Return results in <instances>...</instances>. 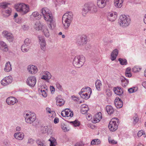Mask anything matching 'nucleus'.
<instances>
[{
  "label": "nucleus",
  "mask_w": 146,
  "mask_h": 146,
  "mask_svg": "<svg viewBox=\"0 0 146 146\" xmlns=\"http://www.w3.org/2000/svg\"><path fill=\"white\" fill-rule=\"evenodd\" d=\"M106 109L108 114L111 115L114 112V110L113 108L111 106H107L106 108Z\"/></svg>",
  "instance_id": "nucleus-27"
},
{
  "label": "nucleus",
  "mask_w": 146,
  "mask_h": 146,
  "mask_svg": "<svg viewBox=\"0 0 146 146\" xmlns=\"http://www.w3.org/2000/svg\"><path fill=\"white\" fill-rule=\"evenodd\" d=\"M141 70V68H139L138 66H134L132 69V71L134 72H139Z\"/></svg>",
  "instance_id": "nucleus-44"
},
{
  "label": "nucleus",
  "mask_w": 146,
  "mask_h": 146,
  "mask_svg": "<svg viewBox=\"0 0 146 146\" xmlns=\"http://www.w3.org/2000/svg\"><path fill=\"white\" fill-rule=\"evenodd\" d=\"M70 123H72L74 127L78 126L80 125L79 122L76 120L74 121H70Z\"/></svg>",
  "instance_id": "nucleus-45"
},
{
  "label": "nucleus",
  "mask_w": 146,
  "mask_h": 146,
  "mask_svg": "<svg viewBox=\"0 0 146 146\" xmlns=\"http://www.w3.org/2000/svg\"><path fill=\"white\" fill-rule=\"evenodd\" d=\"M44 75H43L41 78L42 79L45 80H49L51 77V74L48 71H44L43 74Z\"/></svg>",
  "instance_id": "nucleus-19"
},
{
  "label": "nucleus",
  "mask_w": 146,
  "mask_h": 146,
  "mask_svg": "<svg viewBox=\"0 0 146 146\" xmlns=\"http://www.w3.org/2000/svg\"><path fill=\"white\" fill-rule=\"evenodd\" d=\"M15 8L17 11L20 12L22 15L26 14L29 10V6L23 3L15 5Z\"/></svg>",
  "instance_id": "nucleus-5"
},
{
  "label": "nucleus",
  "mask_w": 146,
  "mask_h": 146,
  "mask_svg": "<svg viewBox=\"0 0 146 146\" xmlns=\"http://www.w3.org/2000/svg\"><path fill=\"white\" fill-rule=\"evenodd\" d=\"M6 39L9 42H12L14 40V37L12 33H11Z\"/></svg>",
  "instance_id": "nucleus-41"
},
{
  "label": "nucleus",
  "mask_w": 146,
  "mask_h": 146,
  "mask_svg": "<svg viewBox=\"0 0 146 146\" xmlns=\"http://www.w3.org/2000/svg\"><path fill=\"white\" fill-rule=\"evenodd\" d=\"M86 36L84 35L82 36L80 38L78 39L76 42L77 44L79 45H83L86 43Z\"/></svg>",
  "instance_id": "nucleus-20"
},
{
  "label": "nucleus",
  "mask_w": 146,
  "mask_h": 146,
  "mask_svg": "<svg viewBox=\"0 0 146 146\" xmlns=\"http://www.w3.org/2000/svg\"><path fill=\"white\" fill-rule=\"evenodd\" d=\"M114 91L115 94L119 96L121 95L123 92V89L118 90H114Z\"/></svg>",
  "instance_id": "nucleus-43"
},
{
  "label": "nucleus",
  "mask_w": 146,
  "mask_h": 146,
  "mask_svg": "<svg viewBox=\"0 0 146 146\" xmlns=\"http://www.w3.org/2000/svg\"><path fill=\"white\" fill-rule=\"evenodd\" d=\"M91 48V46L89 44H86L85 46V49L87 50H88L90 49Z\"/></svg>",
  "instance_id": "nucleus-59"
},
{
  "label": "nucleus",
  "mask_w": 146,
  "mask_h": 146,
  "mask_svg": "<svg viewBox=\"0 0 146 146\" xmlns=\"http://www.w3.org/2000/svg\"><path fill=\"white\" fill-rule=\"evenodd\" d=\"M83 142L81 141L76 143L75 145V146H83Z\"/></svg>",
  "instance_id": "nucleus-55"
},
{
  "label": "nucleus",
  "mask_w": 146,
  "mask_h": 146,
  "mask_svg": "<svg viewBox=\"0 0 146 146\" xmlns=\"http://www.w3.org/2000/svg\"><path fill=\"white\" fill-rule=\"evenodd\" d=\"M118 53V51L117 49H116L113 50L111 54V59L113 61L116 58Z\"/></svg>",
  "instance_id": "nucleus-24"
},
{
  "label": "nucleus",
  "mask_w": 146,
  "mask_h": 146,
  "mask_svg": "<svg viewBox=\"0 0 146 146\" xmlns=\"http://www.w3.org/2000/svg\"><path fill=\"white\" fill-rule=\"evenodd\" d=\"M27 70L29 73L31 74H35L38 70L37 67L33 65L28 66Z\"/></svg>",
  "instance_id": "nucleus-12"
},
{
  "label": "nucleus",
  "mask_w": 146,
  "mask_h": 146,
  "mask_svg": "<svg viewBox=\"0 0 146 146\" xmlns=\"http://www.w3.org/2000/svg\"><path fill=\"white\" fill-rule=\"evenodd\" d=\"M90 93V95L92 93L91 89L89 87H87L84 88H82L79 93V94L81 97L85 99H87L90 98L88 96V93Z\"/></svg>",
  "instance_id": "nucleus-7"
},
{
  "label": "nucleus",
  "mask_w": 146,
  "mask_h": 146,
  "mask_svg": "<svg viewBox=\"0 0 146 146\" xmlns=\"http://www.w3.org/2000/svg\"><path fill=\"white\" fill-rule=\"evenodd\" d=\"M102 115L100 112L98 113L95 115L92 120V122L94 123H96L99 122L102 118Z\"/></svg>",
  "instance_id": "nucleus-17"
},
{
  "label": "nucleus",
  "mask_w": 146,
  "mask_h": 146,
  "mask_svg": "<svg viewBox=\"0 0 146 146\" xmlns=\"http://www.w3.org/2000/svg\"><path fill=\"white\" fill-rule=\"evenodd\" d=\"M41 13L44 17V20L50 22L48 27L50 30H52L55 26V20L53 18L50 11L47 8H43L41 10Z\"/></svg>",
  "instance_id": "nucleus-1"
},
{
  "label": "nucleus",
  "mask_w": 146,
  "mask_h": 146,
  "mask_svg": "<svg viewBox=\"0 0 146 146\" xmlns=\"http://www.w3.org/2000/svg\"><path fill=\"white\" fill-rule=\"evenodd\" d=\"M115 104L118 108H120L123 106V102L121 99L116 97L114 100Z\"/></svg>",
  "instance_id": "nucleus-16"
},
{
  "label": "nucleus",
  "mask_w": 146,
  "mask_h": 146,
  "mask_svg": "<svg viewBox=\"0 0 146 146\" xmlns=\"http://www.w3.org/2000/svg\"><path fill=\"white\" fill-rule=\"evenodd\" d=\"M100 143V141L98 139L93 140L91 141V145H98Z\"/></svg>",
  "instance_id": "nucleus-38"
},
{
  "label": "nucleus",
  "mask_w": 146,
  "mask_h": 146,
  "mask_svg": "<svg viewBox=\"0 0 146 146\" xmlns=\"http://www.w3.org/2000/svg\"><path fill=\"white\" fill-rule=\"evenodd\" d=\"M22 28L25 31L27 30L28 29V27L25 25H23L22 26Z\"/></svg>",
  "instance_id": "nucleus-58"
},
{
  "label": "nucleus",
  "mask_w": 146,
  "mask_h": 146,
  "mask_svg": "<svg viewBox=\"0 0 146 146\" xmlns=\"http://www.w3.org/2000/svg\"><path fill=\"white\" fill-rule=\"evenodd\" d=\"M31 16L32 18L34 20H39L41 17V15L37 11L33 12Z\"/></svg>",
  "instance_id": "nucleus-22"
},
{
  "label": "nucleus",
  "mask_w": 146,
  "mask_h": 146,
  "mask_svg": "<svg viewBox=\"0 0 146 146\" xmlns=\"http://www.w3.org/2000/svg\"><path fill=\"white\" fill-rule=\"evenodd\" d=\"M88 110V108H86V109L81 108V112L83 114H85L87 113Z\"/></svg>",
  "instance_id": "nucleus-49"
},
{
  "label": "nucleus",
  "mask_w": 146,
  "mask_h": 146,
  "mask_svg": "<svg viewBox=\"0 0 146 146\" xmlns=\"http://www.w3.org/2000/svg\"><path fill=\"white\" fill-rule=\"evenodd\" d=\"M109 0H97V5L100 8H104L109 2Z\"/></svg>",
  "instance_id": "nucleus-14"
},
{
  "label": "nucleus",
  "mask_w": 146,
  "mask_h": 146,
  "mask_svg": "<svg viewBox=\"0 0 146 146\" xmlns=\"http://www.w3.org/2000/svg\"><path fill=\"white\" fill-rule=\"evenodd\" d=\"M0 46L3 48V50L4 51L7 52L8 50L7 45L5 42L3 41H0Z\"/></svg>",
  "instance_id": "nucleus-29"
},
{
  "label": "nucleus",
  "mask_w": 146,
  "mask_h": 146,
  "mask_svg": "<svg viewBox=\"0 0 146 146\" xmlns=\"http://www.w3.org/2000/svg\"><path fill=\"white\" fill-rule=\"evenodd\" d=\"M42 88L41 89L39 88L38 89V92L40 94H42V95L44 97H46L47 96V94L46 92V90H42V88H45L44 86H41Z\"/></svg>",
  "instance_id": "nucleus-31"
},
{
  "label": "nucleus",
  "mask_w": 146,
  "mask_h": 146,
  "mask_svg": "<svg viewBox=\"0 0 146 146\" xmlns=\"http://www.w3.org/2000/svg\"><path fill=\"white\" fill-rule=\"evenodd\" d=\"M120 25L124 27L128 26L130 23V19L129 17L125 15H121L120 17Z\"/></svg>",
  "instance_id": "nucleus-8"
},
{
  "label": "nucleus",
  "mask_w": 146,
  "mask_h": 146,
  "mask_svg": "<svg viewBox=\"0 0 146 146\" xmlns=\"http://www.w3.org/2000/svg\"><path fill=\"white\" fill-rule=\"evenodd\" d=\"M128 80H126L125 78L123 77L121 78L122 85L124 87H126L128 84Z\"/></svg>",
  "instance_id": "nucleus-33"
},
{
  "label": "nucleus",
  "mask_w": 146,
  "mask_h": 146,
  "mask_svg": "<svg viewBox=\"0 0 146 146\" xmlns=\"http://www.w3.org/2000/svg\"><path fill=\"white\" fill-rule=\"evenodd\" d=\"M73 14L71 12H68L64 14L62 18V22L64 28L68 29L73 19Z\"/></svg>",
  "instance_id": "nucleus-2"
},
{
  "label": "nucleus",
  "mask_w": 146,
  "mask_h": 146,
  "mask_svg": "<svg viewBox=\"0 0 146 146\" xmlns=\"http://www.w3.org/2000/svg\"><path fill=\"white\" fill-rule=\"evenodd\" d=\"M46 110L47 112L48 113H50L51 112H53V111H51V109L48 107L46 108Z\"/></svg>",
  "instance_id": "nucleus-61"
},
{
  "label": "nucleus",
  "mask_w": 146,
  "mask_h": 146,
  "mask_svg": "<svg viewBox=\"0 0 146 146\" xmlns=\"http://www.w3.org/2000/svg\"><path fill=\"white\" fill-rule=\"evenodd\" d=\"M36 143L38 146H45L44 144V141L40 139H38L36 141Z\"/></svg>",
  "instance_id": "nucleus-37"
},
{
  "label": "nucleus",
  "mask_w": 146,
  "mask_h": 146,
  "mask_svg": "<svg viewBox=\"0 0 146 146\" xmlns=\"http://www.w3.org/2000/svg\"><path fill=\"white\" fill-rule=\"evenodd\" d=\"M30 46L24 44L21 46V50L24 52H27L29 50Z\"/></svg>",
  "instance_id": "nucleus-28"
},
{
  "label": "nucleus",
  "mask_w": 146,
  "mask_h": 146,
  "mask_svg": "<svg viewBox=\"0 0 146 146\" xmlns=\"http://www.w3.org/2000/svg\"><path fill=\"white\" fill-rule=\"evenodd\" d=\"M118 61L121 65H126L127 64V60L125 59L119 58L118 59Z\"/></svg>",
  "instance_id": "nucleus-39"
},
{
  "label": "nucleus",
  "mask_w": 146,
  "mask_h": 146,
  "mask_svg": "<svg viewBox=\"0 0 146 146\" xmlns=\"http://www.w3.org/2000/svg\"><path fill=\"white\" fill-rule=\"evenodd\" d=\"M97 11L96 6L93 3L85 4L82 9V14L85 16L89 12L90 13H95Z\"/></svg>",
  "instance_id": "nucleus-3"
},
{
  "label": "nucleus",
  "mask_w": 146,
  "mask_h": 146,
  "mask_svg": "<svg viewBox=\"0 0 146 146\" xmlns=\"http://www.w3.org/2000/svg\"><path fill=\"white\" fill-rule=\"evenodd\" d=\"M15 137L19 140H21L23 138L24 134L21 132H18L15 133L14 135Z\"/></svg>",
  "instance_id": "nucleus-25"
},
{
  "label": "nucleus",
  "mask_w": 146,
  "mask_h": 146,
  "mask_svg": "<svg viewBox=\"0 0 146 146\" xmlns=\"http://www.w3.org/2000/svg\"><path fill=\"white\" fill-rule=\"evenodd\" d=\"M54 123L56 124L58 123L59 121V119L57 117H55L54 121Z\"/></svg>",
  "instance_id": "nucleus-60"
},
{
  "label": "nucleus",
  "mask_w": 146,
  "mask_h": 146,
  "mask_svg": "<svg viewBox=\"0 0 146 146\" xmlns=\"http://www.w3.org/2000/svg\"><path fill=\"white\" fill-rule=\"evenodd\" d=\"M124 0H114V5L117 8H120L123 5Z\"/></svg>",
  "instance_id": "nucleus-23"
},
{
  "label": "nucleus",
  "mask_w": 146,
  "mask_h": 146,
  "mask_svg": "<svg viewBox=\"0 0 146 146\" xmlns=\"http://www.w3.org/2000/svg\"><path fill=\"white\" fill-rule=\"evenodd\" d=\"M65 2L64 1L62 0H57L55 2V5L56 6L57 5L59 6L60 5L63 4H65Z\"/></svg>",
  "instance_id": "nucleus-40"
},
{
  "label": "nucleus",
  "mask_w": 146,
  "mask_h": 146,
  "mask_svg": "<svg viewBox=\"0 0 146 146\" xmlns=\"http://www.w3.org/2000/svg\"><path fill=\"white\" fill-rule=\"evenodd\" d=\"M10 4L9 3L5 2H3L0 4V7L3 9V10L6 9L8 7V6Z\"/></svg>",
  "instance_id": "nucleus-34"
},
{
  "label": "nucleus",
  "mask_w": 146,
  "mask_h": 146,
  "mask_svg": "<svg viewBox=\"0 0 146 146\" xmlns=\"http://www.w3.org/2000/svg\"><path fill=\"white\" fill-rule=\"evenodd\" d=\"M56 87L60 91H62V86L60 84L58 83H56Z\"/></svg>",
  "instance_id": "nucleus-51"
},
{
  "label": "nucleus",
  "mask_w": 146,
  "mask_h": 146,
  "mask_svg": "<svg viewBox=\"0 0 146 146\" xmlns=\"http://www.w3.org/2000/svg\"><path fill=\"white\" fill-rule=\"evenodd\" d=\"M11 33L6 31H4L2 33V35L6 39L11 34Z\"/></svg>",
  "instance_id": "nucleus-35"
},
{
  "label": "nucleus",
  "mask_w": 146,
  "mask_h": 146,
  "mask_svg": "<svg viewBox=\"0 0 146 146\" xmlns=\"http://www.w3.org/2000/svg\"><path fill=\"white\" fill-rule=\"evenodd\" d=\"M95 85L96 89L98 91H100V87L102 85L101 81L99 80H97L95 82Z\"/></svg>",
  "instance_id": "nucleus-32"
},
{
  "label": "nucleus",
  "mask_w": 146,
  "mask_h": 146,
  "mask_svg": "<svg viewBox=\"0 0 146 146\" xmlns=\"http://www.w3.org/2000/svg\"><path fill=\"white\" fill-rule=\"evenodd\" d=\"M11 8L9 7L7 8L6 9L2 10V14L4 17H7L11 15Z\"/></svg>",
  "instance_id": "nucleus-18"
},
{
  "label": "nucleus",
  "mask_w": 146,
  "mask_h": 146,
  "mask_svg": "<svg viewBox=\"0 0 146 146\" xmlns=\"http://www.w3.org/2000/svg\"><path fill=\"white\" fill-rule=\"evenodd\" d=\"M33 139L32 138L29 139L28 140V143L30 144H32L33 143Z\"/></svg>",
  "instance_id": "nucleus-62"
},
{
  "label": "nucleus",
  "mask_w": 146,
  "mask_h": 146,
  "mask_svg": "<svg viewBox=\"0 0 146 146\" xmlns=\"http://www.w3.org/2000/svg\"><path fill=\"white\" fill-rule=\"evenodd\" d=\"M40 40V48L42 50H44L46 49V43L45 40L43 37L40 36L38 37Z\"/></svg>",
  "instance_id": "nucleus-15"
},
{
  "label": "nucleus",
  "mask_w": 146,
  "mask_h": 146,
  "mask_svg": "<svg viewBox=\"0 0 146 146\" xmlns=\"http://www.w3.org/2000/svg\"><path fill=\"white\" fill-rule=\"evenodd\" d=\"M143 131L142 130L139 131L137 133L138 136L140 137L143 134Z\"/></svg>",
  "instance_id": "nucleus-54"
},
{
  "label": "nucleus",
  "mask_w": 146,
  "mask_h": 146,
  "mask_svg": "<svg viewBox=\"0 0 146 146\" xmlns=\"http://www.w3.org/2000/svg\"><path fill=\"white\" fill-rule=\"evenodd\" d=\"M35 25L36 26V30H41L42 29V26L40 23H39L36 24Z\"/></svg>",
  "instance_id": "nucleus-46"
},
{
  "label": "nucleus",
  "mask_w": 146,
  "mask_h": 146,
  "mask_svg": "<svg viewBox=\"0 0 146 146\" xmlns=\"http://www.w3.org/2000/svg\"><path fill=\"white\" fill-rule=\"evenodd\" d=\"M133 123L134 125L139 120V118L138 117L137 115L135 114V116L133 117Z\"/></svg>",
  "instance_id": "nucleus-47"
},
{
  "label": "nucleus",
  "mask_w": 146,
  "mask_h": 146,
  "mask_svg": "<svg viewBox=\"0 0 146 146\" xmlns=\"http://www.w3.org/2000/svg\"><path fill=\"white\" fill-rule=\"evenodd\" d=\"M61 127L62 129L64 132L68 131L69 130V128L64 123H62L61 124Z\"/></svg>",
  "instance_id": "nucleus-36"
},
{
  "label": "nucleus",
  "mask_w": 146,
  "mask_h": 146,
  "mask_svg": "<svg viewBox=\"0 0 146 146\" xmlns=\"http://www.w3.org/2000/svg\"><path fill=\"white\" fill-rule=\"evenodd\" d=\"M109 142L110 143L112 144H115L117 143V142L114 141V139H113L111 138L110 137H109L108 138Z\"/></svg>",
  "instance_id": "nucleus-48"
},
{
  "label": "nucleus",
  "mask_w": 146,
  "mask_h": 146,
  "mask_svg": "<svg viewBox=\"0 0 146 146\" xmlns=\"http://www.w3.org/2000/svg\"><path fill=\"white\" fill-rule=\"evenodd\" d=\"M65 103V101L62 99H60L59 97H56V104L57 106H63Z\"/></svg>",
  "instance_id": "nucleus-26"
},
{
  "label": "nucleus",
  "mask_w": 146,
  "mask_h": 146,
  "mask_svg": "<svg viewBox=\"0 0 146 146\" xmlns=\"http://www.w3.org/2000/svg\"><path fill=\"white\" fill-rule=\"evenodd\" d=\"M24 116L25 118L26 122L29 123H33L36 119L35 114L29 111L25 112L24 113Z\"/></svg>",
  "instance_id": "nucleus-6"
},
{
  "label": "nucleus",
  "mask_w": 146,
  "mask_h": 146,
  "mask_svg": "<svg viewBox=\"0 0 146 146\" xmlns=\"http://www.w3.org/2000/svg\"><path fill=\"white\" fill-rule=\"evenodd\" d=\"M12 81V77L10 76L4 78L1 80V83L2 85L5 86L11 83Z\"/></svg>",
  "instance_id": "nucleus-10"
},
{
  "label": "nucleus",
  "mask_w": 146,
  "mask_h": 146,
  "mask_svg": "<svg viewBox=\"0 0 146 146\" xmlns=\"http://www.w3.org/2000/svg\"><path fill=\"white\" fill-rule=\"evenodd\" d=\"M31 40L28 38H26L24 40V44L30 46Z\"/></svg>",
  "instance_id": "nucleus-50"
},
{
  "label": "nucleus",
  "mask_w": 146,
  "mask_h": 146,
  "mask_svg": "<svg viewBox=\"0 0 146 146\" xmlns=\"http://www.w3.org/2000/svg\"><path fill=\"white\" fill-rule=\"evenodd\" d=\"M6 102L8 104L11 105L18 102V101L15 97L11 96L7 99Z\"/></svg>",
  "instance_id": "nucleus-13"
},
{
  "label": "nucleus",
  "mask_w": 146,
  "mask_h": 146,
  "mask_svg": "<svg viewBox=\"0 0 146 146\" xmlns=\"http://www.w3.org/2000/svg\"><path fill=\"white\" fill-rule=\"evenodd\" d=\"M44 35L46 37H48L50 36L49 31L47 28H45L43 30Z\"/></svg>",
  "instance_id": "nucleus-42"
},
{
  "label": "nucleus",
  "mask_w": 146,
  "mask_h": 146,
  "mask_svg": "<svg viewBox=\"0 0 146 146\" xmlns=\"http://www.w3.org/2000/svg\"><path fill=\"white\" fill-rule=\"evenodd\" d=\"M123 89L120 87H117L116 88H114L113 90H122Z\"/></svg>",
  "instance_id": "nucleus-64"
},
{
  "label": "nucleus",
  "mask_w": 146,
  "mask_h": 146,
  "mask_svg": "<svg viewBox=\"0 0 146 146\" xmlns=\"http://www.w3.org/2000/svg\"><path fill=\"white\" fill-rule=\"evenodd\" d=\"M72 99L75 101H78V98L76 97L75 96H73L71 97Z\"/></svg>",
  "instance_id": "nucleus-63"
},
{
  "label": "nucleus",
  "mask_w": 146,
  "mask_h": 146,
  "mask_svg": "<svg viewBox=\"0 0 146 146\" xmlns=\"http://www.w3.org/2000/svg\"><path fill=\"white\" fill-rule=\"evenodd\" d=\"M48 130V128L47 126H45L43 128L42 131V133H46Z\"/></svg>",
  "instance_id": "nucleus-52"
},
{
  "label": "nucleus",
  "mask_w": 146,
  "mask_h": 146,
  "mask_svg": "<svg viewBox=\"0 0 146 146\" xmlns=\"http://www.w3.org/2000/svg\"><path fill=\"white\" fill-rule=\"evenodd\" d=\"M11 66L10 62L9 61L7 62L5 64V67L4 68L5 71L6 72H9L11 71L12 69Z\"/></svg>",
  "instance_id": "nucleus-30"
},
{
  "label": "nucleus",
  "mask_w": 146,
  "mask_h": 146,
  "mask_svg": "<svg viewBox=\"0 0 146 146\" xmlns=\"http://www.w3.org/2000/svg\"><path fill=\"white\" fill-rule=\"evenodd\" d=\"M36 82V78L33 76L29 77L27 80V83L29 86L33 87L35 86Z\"/></svg>",
  "instance_id": "nucleus-11"
},
{
  "label": "nucleus",
  "mask_w": 146,
  "mask_h": 146,
  "mask_svg": "<svg viewBox=\"0 0 146 146\" xmlns=\"http://www.w3.org/2000/svg\"><path fill=\"white\" fill-rule=\"evenodd\" d=\"M69 110V109H65V110L64 111L65 113V115L67 117H69V113L68 111H70Z\"/></svg>",
  "instance_id": "nucleus-53"
},
{
  "label": "nucleus",
  "mask_w": 146,
  "mask_h": 146,
  "mask_svg": "<svg viewBox=\"0 0 146 146\" xmlns=\"http://www.w3.org/2000/svg\"><path fill=\"white\" fill-rule=\"evenodd\" d=\"M49 141H50V142H51L53 143H54L56 142V139L53 137H51L49 140Z\"/></svg>",
  "instance_id": "nucleus-56"
},
{
  "label": "nucleus",
  "mask_w": 146,
  "mask_h": 146,
  "mask_svg": "<svg viewBox=\"0 0 146 146\" xmlns=\"http://www.w3.org/2000/svg\"><path fill=\"white\" fill-rule=\"evenodd\" d=\"M116 13H109L107 16L108 20L111 21H115L117 17V15L116 14Z\"/></svg>",
  "instance_id": "nucleus-21"
},
{
  "label": "nucleus",
  "mask_w": 146,
  "mask_h": 146,
  "mask_svg": "<svg viewBox=\"0 0 146 146\" xmlns=\"http://www.w3.org/2000/svg\"><path fill=\"white\" fill-rule=\"evenodd\" d=\"M115 121H110L109 123L108 127L110 131H116L118 128L119 124L118 122Z\"/></svg>",
  "instance_id": "nucleus-9"
},
{
  "label": "nucleus",
  "mask_w": 146,
  "mask_h": 146,
  "mask_svg": "<svg viewBox=\"0 0 146 146\" xmlns=\"http://www.w3.org/2000/svg\"><path fill=\"white\" fill-rule=\"evenodd\" d=\"M128 91L130 93H132L135 92V89L134 88H130L128 90Z\"/></svg>",
  "instance_id": "nucleus-57"
},
{
  "label": "nucleus",
  "mask_w": 146,
  "mask_h": 146,
  "mask_svg": "<svg viewBox=\"0 0 146 146\" xmlns=\"http://www.w3.org/2000/svg\"><path fill=\"white\" fill-rule=\"evenodd\" d=\"M85 62V57L83 55L77 56L74 58L73 64L75 67L79 68L83 65Z\"/></svg>",
  "instance_id": "nucleus-4"
}]
</instances>
